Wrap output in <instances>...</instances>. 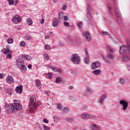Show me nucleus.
<instances>
[{"label": "nucleus", "mask_w": 130, "mask_h": 130, "mask_svg": "<svg viewBox=\"0 0 130 130\" xmlns=\"http://www.w3.org/2000/svg\"><path fill=\"white\" fill-rule=\"evenodd\" d=\"M4 107L9 112H13V113L17 112L18 110L22 109L21 104L15 103L9 106L8 108H7V106H5Z\"/></svg>", "instance_id": "1"}, {"label": "nucleus", "mask_w": 130, "mask_h": 130, "mask_svg": "<svg viewBox=\"0 0 130 130\" xmlns=\"http://www.w3.org/2000/svg\"><path fill=\"white\" fill-rule=\"evenodd\" d=\"M120 54H123V53H130V44L128 43L126 45V47L124 45L121 46L120 47Z\"/></svg>", "instance_id": "2"}, {"label": "nucleus", "mask_w": 130, "mask_h": 130, "mask_svg": "<svg viewBox=\"0 0 130 130\" xmlns=\"http://www.w3.org/2000/svg\"><path fill=\"white\" fill-rule=\"evenodd\" d=\"M114 12L119 24L121 25H122V19H121V16H120V13H119V11H118L117 6L115 5L114 6Z\"/></svg>", "instance_id": "3"}, {"label": "nucleus", "mask_w": 130, "mask_h": 130, "mask_svg": "<svg viewBox=\"0 0 130 130\" xmlns=\"http://www.w3.org/2000/svg\"><path fill=\"white\" fill-rule=\"evenodd\" d=\"M71 60L75 64H79L81 61V57L78 54H73L71 57Z\"/></svg>", "instance_id": "4"}, {"label": "nucleus", "mask_w": 130, "mask_h": 130, "mask_svg": "<svg viewBox=\"0 0 130 130\" xmlns=\"http://www.w3.org/2000/svg\"><path fill=\"white\" fill-rule=\"evenodd\" d=\"M35 100H36V98L34 95H32L29 98V107L32 106V107H35V109L37 108V104L35 103Z\"/></svg>", "instance_id": "5"}, {"label": "nucleus", "mask_w": 130, "mask_h": 130, "mask_svg": "<svg viewBox=\"0 0 130 130\" xmlns=\"http://www.w3.org/2000/svg\"><path fill=\"white\" fill-rule=\"evenodd\" d=\"M119 103L123 106L122 110H126L127 109V107L128 106V103L127 102L124 100H122L120 101Z\"/></svg>", "instance_id": "6"}, {"label": "nucleus", "mask_w": 130, "mask_h": 130, "mask_svg": "<svg viewBox=\"0 0 130 130\" xmlns=\"http://www.w3.org/2000/svg\"><path fill=\"white\" fill-rule=\"evenodd\" d=\"M22 21L21 19V17L18 15H16L12 18V22L14 23V24H18V23H20Z\"/></svg>", "instance_id": "7"}, {"label": "nucleus", "mask_w": 130, "mask_h": 130, "mask_svg": "<svg viewBox=\"0 0 130 130\" xmlns=\"http://www.w3.org/2000/svg\"><path fill=\"white\" fill-rule=\"evenodd\" d=\"M83 36L86 38L87 41H91L92 39V37L91 36V34L88 31H84L82 33Z\"/></svg>", "instance_id": "8"}, {"label": "nucleus", "mask_w": 130, "mask_h": 130, "mask_svg": "<svg viewBox=\"0 0 130 130\" xmlns=\"http://www.w3.org/2000/svg\"><path fill=\"white\" fill-rule=\"evenodd\" d=\"M106 98H107V96L106 94L102 95L101 98L99 100V103H100V104H101V105H103V104H104V101L106 100Z\"/></svg>", "instance_id": "9"}, {"label": "nucleus", "mask_w": 130, "mask_h": 130, "mask_svg": "<svg viewBox=\"0 0 130 130\" xmlns=\"http://www.w3.org/2000/svg\"><path fill=\"white\" fill-rule=\"evenodd\" d=\"M101 67L100 62L99 61H95V62H93L91 64V69L92 70H95L96 69H98Z\"/></svg>", "instance_id": "10"}, {"label": "nucleus", "mask_w": 130, "mask_h": 130, "mask_svg": "<svg viewBox=\"0 0 130 130\" xmlns=\"http://www.w3.org/2000/svg\"><path fill=\"white\" fill-rule=\"evenodd\" d=\"M23 91V85H20V86H17L15 88V91L17 94H22Z\"/></svg>", "instance_id": "11"}, {"label": "nucleus", "mask_w": 130, "mask_h": 130, "mask_svg": "<svg viewBox=\"0 0 130 130\" xmlns=\"http://www.w3.org/2000/svg\"><path fill=\"white\" fill-rule=\"evenodd\" d=\"M80 116L83 119H88L89 118H91V114L87 113L82 114Z\"/></svg>", "instance_id": "12"}, {"label": "nucleus", "mask_w": 130, "mask_h": 130, "mask_svg": "<svg viewBox=\"0 0 130 130\" xmlns=\"http://www.w3.org/2000/svg\"><path fill=\"white\" fill-rule=\"evenodd\" d=\"M86 17L88 18V21H91V20H92V15H91V13H90V7H89V6H87V13Z\"/></svg>", "instance_id": "13"}, {"label": "nucleus", "mask_w": 130, "mask_h": 130, "mask_svg": "<svg viewBox=\"0 0 130 130\" xmlns=\"http://www.w3.org/2000/svg\"><path fill=\"white\" fill-rule=\"evenodd\" d=\"M6 81L8 84H13L14 83V78L11 76H9L6 79Z\"/></svg>", "instance_id": "14"}, {"label": "nucleus", "mask_w": 130, "mask_h": 130, "mask_svg": "<svg viewBox=\"0 0 130 130\" xmlns=\"http://www.w3.org/2000/svg\"><path fill=\"white\" fill-rule=\"evenodd\" d=\"M23 64H24V61L23 60H22L21 59H18L17 60V61H16V66H17V67H19V68H20Z\"/></svg>", "instance_id": "15"}, {"label": "nucleus", "mask_w": 130, "mask_h": 130, "mask_svg": "<svg viewBox=\"0 0 130 130\" xmlns=\"http://www.w3.org/2000/svg\"><path fill=\"white\" fill-rule=\"evenodd\" d=\"M36 85L38 89H41L42 88V85L40 80H37L35 81Z\"/></svg>", "instance_id": "16"}, {"label": "nucleus", "mask_w": 130, "mask_h": 130, "mask_svg": "<svg viewBox=\"0 0 130 130\" xmlns=\"http://www.w3.org/2000/svg\"><path fill=\"white\" fill-rule=\"evenodd\" d=\"M22 57L26 60H31L32 59V57L26 54L22 55Z\"/></svg>", "instance_id": "17"}, {"label": "nucleus", "mask_w": 130, "mask_h": 130, "mask_svg": "<svg viewBox=\"0 0 130 130\" xmlns=\"http://www.w3.org/2000/svg\"><path fill=\"white\" fill-rule=\"evenodd\" d=\"M7 1L9 2V5H10V6H13L14 4H15V5L18 4V0H7Z\"/></svg>", "instance_id": "18"}, {"label": "nucleus", "mask_w": 130, "mask_h": 130, "mask_svg": "<svg viewBox=\"0 0 130 130\" xmlns=\"http://www.w3.org/2000/svg\"><path fill=\"white\" fill-rule=\"evenodd\" d=\"M2 52H3L4 54H9L11 53V50L9 49H3L1 50Z\"/></svg>", "instance_id": "19"}, {"label": "nucleus", "mask_w": 130, "mask_h": 130, "mask_svg": "<svg viewBox=\"0 0 130 130\" xmlns=\"http://www.w3.org/2000/svg\"><path fill=\"white\" fill-rule=\"evenodd\" d=\"M119 81L121 85H125V83H126V80L124 78H119Z\"/></svg>", "instance_id": "20"}, {"label": "nucleus", "mask_w": 130, "mask_h": 130, "mask_svg": "<svg viewBox=\"0 0 130 130\" xmlns=\"http://www.w3.org/2000/svg\"><path fill=\"white\" fill-rule=\"evenodd\" d=\"M114 57H115V56L112 54L108 53L107 55V58L109 59H110V60H111V61H112L113 60V59H114Z\"/></svg>", "instance_id": "21"}, {"label": "nucleus", "mask_w": 130, "mask_h": 130, "mask_svg": "<svg viewBox=\"0 0 130 130\" xmlns=\"http://www.w3.org/2000/svg\"><path fill=\"white\" fill-rule=\"evenodd\" d=\"M19 69H20V70L21 71L22 73H25V72L27 71V68L24 64L20 66Z\"/></svg>", "instance_id": "22"}, {"label": "nucleus", "mask_w": 130, "mask_h": 130, "mask_svg": "<svg viewBox=\"0 0 130 130\" xmlns=\"http://www.w3.org/2000/svg\"><path fill=\"white\" fill-rule=\"evenodd\" d=\"M92 74L95 75V76H98V75H100L101 74V70H96L92 72Z\"/></svg>", "instance_id": "23"}, {"label": "nucleus", "mask_w": 130, "mask_h": 130, "mask_svg": "<svg viewBox=\"0 0 130 130\" xmlns=\"http://www.w3.org/2000/svg\"><path fill=\"white\" fill-rule=\"evenodd\" d=\"M123 61H128L130 60V57L127 56H124L122 57Z\"/></svg>", "instance_id": "24"}, {"label": "nucleus", "mask_w": 130, "mask_h": 130, "mask_svg": "<svg viewBox=\"0 0 130 130\" xmlns=\"http://www.w3.org/2000/svg\"><path fill=\"white\" fill-rule=\"evenodd\" d=\"M91 128L93 130H98L99 129V126H97L96 124H93L92 125L90 126Z\"/></svg>", "instance_id": "25"}, {"label": "nucleus", "mask_w": 130, "mask_h": 130, "mask_svg": "<svg viewBox=\"0 0 130 130\" xmlns=\"http://www.w3.org/2000/svg\"><path fill=\"white\" fill-rule=\"evenodd\" d=\"M87 90V91H85V95L86 96H89V94L88 93H92V89L90 87H88Z\"/></svg>", "instance_id": "26"}, {"label": "nucleus", "mask_w": 130, "mask_h": 130, "mask_svg": "<svg viewBox=\"0 0 130 130\" xmlns=\"http://www.w3.org/2000/svg\"><path fill=\"white\" fill-rule=\"evenodd\" d=\"M113 6L112 5H110L108 7V12L111 14L112 15V8Z\"/></svg>", "instance_id": "27"}, {"label": "nucleus", "mask_w": 130, "mask_h": 130, "mask_svg": "<svg viewBox=\"0 0 130 130\" xmlns=\"http://www.w3.org/2000/svg\"><path fill=\"white\" fill-rule=\"evenodd\" d=\"M6 93L8 95H12V94H13V90L11 88H8L7 90Z\"/></svg>", "instance_id": "28"}, {"label": "nucleus", "mask_w": 130, "mask_h": 130, "mask_svg": "<svg viewBox=\"0 0 130 130\" xmlns=\"http://www.w3.org/2000/svg\"><path fill=\"white\" fill-rule=\"evenodd\" d=\"M61 81H62L61 77H58L56 79L55 82L57 84H58V83H61Z\"/></svg>", "instance_id": "29"}, {"label": "nucleus", "mask_w": 130, "mask_h": 130, "mask_svg": "<svg viewBox=\"0 0 130 130\" xmlns=\"http://www.w3.org/2000/svg\"><path fill=\"white\" fill-rule=\"evenodd\" d=\"M7 42L9 44H12L14 42V40L12 38H9L7 40Z\"/></svg>", "instance_id": "30"}, {"label": "nucleus", "mask_w": 130, "mask_h": 130, "mask_svg": "<svg viewBox=\"0 0 130 130\" xmlns=\"http://www.w3.org/2000/svg\"><path fill=\"white\" fill-rule=\"evenodd\" d=\"M74 43H76V44H80L81 42H80V39L78 38H75V39L73 41Z\"/></svg>", "instance_id": "31"}, {"label": "nucleus", "mask_w": 130, "mask_h": 130, "mask_svg": "<svg viewBox=\"0 0 130 130\" xmlns=\"http://www.w3.org/2000/svg\"><path fill=\"white\" fill-rule=\"evenodd\" d=\"M107 49H108V51L109 52H111V53H113L114 52V50L111 48V47H110L109 46H107Z\"/></svg>", "instance_id": "32"}, {"label": "nucleus", "mask_w": 130, "mask_h": 130, "mask_svg": "<svg viewBox=\"0 0 130 130\" xmlns=\"http://www.w3.org/2000/svg\"><path fill=\"white\" fill-rule=\"evenodd\" d=\"M26 21L27 22L28 25H32V23H33V21H32V19L30 18H27L26 19Z\"/></svg>", "instance_id": "33"}, {"label": "nucleus", "mask_w": 130, "mask_h": 130, "mask_svg": "<svg viewBox=\"0 0 130 130\" xmlns=\"http://www.w3.org/2000/svg\"><path fill=\"white\" fill-rule=\"evenodd\" d=\"M58 17L59 19H63V17H64L63 13L60 12L58 14Z\"/></svg>", "instance_id": "34"}, {"label": "nucleus", "mask_w": 130, "mask_h": 130, "mask_svg": "<svg viewBox=\"0 0 130 130\" xmlns=\"http://www.w3.org/2000/svg\"><path fill=\"white\" fill-rule=\"evenodd\" d=\"M63 112H65V113H69L70 112V110L69 109V108L68 107H65L63 109Z\"/></svg>", "instance_id": "35"}, {"label": "nucleus", "mask_w": 130, "mask_h": 130, "mask_svg": "<svg viewBox=\"0 0 130 130\" xmlns=\"http://www.w3.org/2000/svg\"><path fill=\"white\" fill-rule=\"evenodd\" d=\"M67 120V121H69V122H71V123H73V122H74V119L73 118H68Z\"/></svg>", "instance_id": "36"}, {"label": "nucleus", "mask_w": 130, "mask_h": 130, "mask_svg": "<svg viewBox=\"0 0 130 130\" xmlns=\"http://www.w3.org/2000/svg\"><path fill=\"white\" fill-rule=\"evenodd\" d=\"M57 108L59 110H61V109H62V105H61V104H57Z\"/></svg>", "instance_id": "37"}, {"label": "nucleus", "mask_w": 130, "mask_h": 130, "mask_svg": "<svg viewBox=\"0 0 130 130\" xmlns=\"http://www.w3.org/2000/svg\"><path fill=\"white\" fill-rule=\"evenodd\" d=\"M52 25L53 27H58V23L55 21H53Z\"/></svg>", "instance_id": "38"}, {"label": "nucleus", "mask_w": 130, "mask_h": 130, "mask_svg": "<svg viewBox=\"0 0 130 130\" xmlns=\"http://www.w3.org/2000/svg\"><path fill=\"white\" fill-rule=\"evenodd\" d=\"M84 62L86 64H88V63H89V57H86L84 58Z\"/></svg>", "instance_id": "39"}, {"label": "nucleus", "mask_w": 130, "mask_h": 130, "mask_svg": "<svg viewBox=\"0 0 130 130\" xmlns=\"http://www.w3.org/2000/svg\"><path fill=\"white\" fill-rule=\"evenodd\" d=\"M20 46H21V47L26 46V43L25 42V41H21L20 43Z\"/></svg>", "instance_id": "40"}, {"label": "nucleus", "mask_w": 130, "mask_h": 130, "mask_svg": "<svg viewBox=\"0 0 130 130\" xmlns=\"http://www.w3.org/2000/svg\"><path fill=\"white\" fill-rule=\"evenodd\" d=\"M43 129L44 130H50V128H49V127H48L46 125H43Z\"/></svg>", "instance_id": "41"}, {"label": "nucleus", "mask_w": 130, "mask_h": 130, "mask_svg": "<svg viewBox=\"0 0 130 130\" xmlns=\"http://www.w3.org/2000/svg\"><path fill=\"white\" fill-rule=\"evenodd\" d=\"M77 26L78 27H79V28H82V27H83V22H80L79 23H78Z\"/></svg>", "instance_id": "42"}, {"label": "nucleus", "mask_w": 130, "mask_h": 130, "mask_svg": "<svg viewBox=\"0 0 130 130\" xmlns=\"http://www.w3.org/2000/svg\"><path fill=\"white\" fill-rule=\"evenodd\" d=\"M45 49H46V50H50V46L48 45H46L45 46Z\"/></svg>", "instance_id": "43"}, {"label": "nucleus", "mask_w": 130, "mask_h": 130, "mask_svg": "<svg viewBox=\"0 0 130 130\" xmlns=\"http://www.w3.org/2000/svg\"><path fill=\"white\" fill-rule=\"evenodd\" d=\"M6 56L8 59H10V58H12V57H13L12 55H11L10 54H7Z\"/></svg>", "instance_id": "44"}, {"label": "nucleus", "mask_w": 130, "mask_h": 130, "mask_svg": "<svg viewBox=\"0 0 130 130\" xmlns=\"http://www.w3.org/2000/svg\"><path fill=\"white\" fill-rule=\"evenodd\" d=\"M47 77H48V78H49V79H51V78H52V74H51V73L47 74Z\"/></svg>", "instance_id": "45"}, {"label": "nucleus", "mask_w": 130, "mask_h": 130, "mask_svg": "<svg viewBox=\"0 0 130 130\" xmlns=\"http://www.w3.org/2000/svg\"><path fill=\"white\" fill-rule=\"evenodd\" d=\"M34 108H35V107H31L30 108V110H29V112L30 113H33V112H34Z\"/></svg>", "instance_id": "46"}, {"label": "nucleus", "mask_w": 130, "mask_h": 130, "mask_svg": "<svg viewBox=\"0 0 130 130\" xmlns=\"http://www.w3.org/2000/svg\"><path fill=\"white\" fill-rule=\"evenodd\" d=\"M26 39H27V40H30V39H31V38H32V37H30V35H26Z\"/></svg>", "instance_id": "47"}, {"label": "nucleus", "mask_w": 130, "mask_h": 130, "mask_svg": "<svg viewBox=\"0 0 130 130\" xmlns=\"http://www.w3.org/2000/svg\"><path fill=\"white\" fill-rule=\"evenodd\" d=\"M63 20H64V21H68L69 20V17H68L67 16H65L63 17Z\"/></svg>", "instance_id": "48"}, {"label": "nucleus", "mask_w": 130, "mask_h": 130, "mask_svg": "<svg viewBox=\"0 0 130 130\" xmlns=\"http://www.w3.org/2000/svg\"><path fill=\"white\" fill-rule=\"evenodd\" d=\"M64 26H66V27H69L70 26V23L69 22H64Z\"/></svg>", "instance_id": "49"}, {"label": "nucleus", "mask_w": 130, "mask_h": 130, "mask_svg": "<svg viewBox=\"0 0 130 130\" xmlns=\"http://www.w3.org/2000/svg\"><path fill=\"white\" fill-rule=\"evenodd\" d=\"M103 34H104L105 35H107V36H109V32L107 31H103Z\"/></svg>", "instance_id": "50"}, {"label": "nucleus", "mask_w": 130, "mask_h": 130, "mask_svg": "<svg viewBox=\"0 0 130 130\" xmlns=\"http://www.w3.org/2000/svg\"><path fill=\"white\" fill-rule=\"evenodd\" d=\"M36 125L39 128H40V129H41V125L40 124H39V123H37Z\"/></svg>", "instance_id": "51"}, {"label": "nucleus", "mask_w": 130, "mask_h": 130, "mask_svg": "<svg viewBox=\"0 0 130 130\" xmlns=\"http://www.w3.org/2000/svg\"><path fill=\"white\" fill-rule=\"evenodd\" d=\"M49 69L52 70V71H54V67L51 65L49 66Z\"/></svg>", "instance_id": "52"}, {"label": "nucleus", "mask_w": 130, "mask_h": 130, "mask_svg": "<svg viewBox=\"0 0 130 130\" xmlns=\"http://www.w3.org/2000/svg\"><path fill=\"white\" fill-rule=\"evenodd\" d=\"M43 121L45 123H48V122H49L47 119H44Z\"/></svg>", "instance_id": "53"}, {"label": "nucleus", "mask_w": 130, "mask_h": 130, "mask_svg": "<svg viewBox=\"0 0 130 130\" xmlns=\"http://www.w3.org/2000/svg\"><path fill=\"white\" fill-rule=\"evenodd\" d=\"M75 100H76V98H75V97L74 96L70 97V100H71V101H75Z\"/></svg>", "instance_id": "54"}, {"label": "nucleus", "mask_w": 130, "mask_h": 130, "mask_svg": "<svg viewBox=\"0 0 130 130\" xmlns=\"http://www.w3.org/2000/svg\"><path fill=\"white\" fill-rule=\"evenodd\" d=\"M71 73L72 74V75H77V72L75 71H72Z\"/></svg>", "instance_id": "55"}, {"label": "nucleus", "mask_w": 130, "mask_h": 130, "mask_svg": "<svg viewBox=\"0 0 130 130\" xmlns=\"http://www.w3.org/2000/svg\"><path fill=\"white\" fill-rule=\"evenodd\" d=\"M67 8H68V6L64 5L63 6L62 9L63 10H67Z\"/></svg>", "instance_id": "56"}, {"label": "nucleus", "mask_w": 130, "mask_h": 130, "mask_svg": "<svg viewBox=\"0 0 130 130\" xmlns=\"http://www.w3.org/2000/svg\"><path fill=\"white\" fill-rule=\"evenodd\" d=\"M90 118H91V119H96L97 117H96V116H91Z\"/></svg>", "instance_id": "57"}, {"label": "nucleus", "mask_w": 130, "mask_h": 130, "mask_svg": "<svg viewBox=\"0 0 130 130\" xmlns=\"http://www.w3.org/2000/svg\"><path fill=\"white\" fill-rule=\"evenodd\" d=\"M69 29H70V30H73L74 29V26L69 25Z\"/></svg>", "instance_id": "58"}, {"label": "nucleus", "mask_w": 130, "mask_h": 130, "mask_svg": "<svg viewBox=\"0 0 130 130\" xmlns=\"http://www.w3.org/2000/svg\"><path fill=\"white\" fill-rule=\"evenodd\" d=\"M58 72H59V73H60V74H61V73H62V72H63V70H62V69H58Z\"/></svg>", "instance_id": "59"}, {"label": "nucleus", "mask_w": 130, "mask_h": 130, "mask_svg": "<svg viewBox=\"0 0 130 130\" xmlns=\"http://www.w3.org/2000/svg\"><path fill=\"white\" fill-rule=\"evenodd\" d=\"M28 69H32V65L31 64H29L27 66Z\"/></svg>", "instance_id": "60"}, {"label": "nucleus", "mask_w": 130, "mask_h": 130, "mask_svg": "<svg viewBox=\"0 0 130 130\" xmlns=\"http://www.w3.org/2000/svg\"><path fill=\"white\" fill-rule=\"evenodd\" d=\"M41 24H43L44 23V19L42 18L40 22Z\"/></svg>", "instance_id": "61"}, {"label": "nucleus", "mask_w": 130, "mask_h": 130, "mask_svg": "<svg viewBox=\"0 0 130 130\" xmlns=\"http://www.w3.org/2000/svg\"><path fill=\"white\" fill-rule=\"evenodd\" d=\"M69 89L70 90H73V89H74V87H73V86H70L69 87Z\"/></svg>", "instance_id": "62"}, {"label": "nucleus", "mask_w": 130, "mask_h": 130, "mask_svg": "<svg viewBox=\"0 0 130 130\" xmlns=\"http://www.w3.org/2000/svg\"><path fill=\"white\" fill-rule=\"evenodd\" d=\"M54 72H58V69L57 68L55 67L54 70Z\"/></svg>", "instance_id": "63"}, {"label": "nucleus", "mask_w": 130, "mask_h": 130, "mask_svg": "<svg viewBox=\"0 0 130 130\" xmlns=\"http://www.w3.org/2000/svg\"><path fill=\"white\" fill-rule=\"evenodd\" d=\"M127 70H128V71H130V66L129 65L127 66Z\"/></svg>", "instance_id": "64"}]
</instances>
